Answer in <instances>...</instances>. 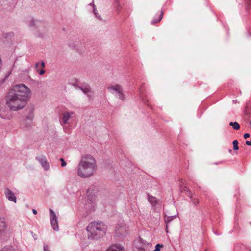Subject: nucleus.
<instances>
[{
	"instance_id": "1",
	"label": "nucleus",
	"mask_w": 251,
	"mask_h": 251,
	"mask_svg": "<svg viewBox=\"0 0 251 251\" xmlns=\"http://www.w3.org/2000/svg\"><path fill=\"white\" fill-rule=\"evenodd\" d=\"M30 93V90L24 84L14 86L6 95L7 105L14 111L23 108L28 102Z\"/></svg>"
},
{
	"instance_id": "2",
	"label": "nucleus",
	"mask_w": 251,
	"mask_h": 251,
	"mask_svg": "<svg viewBox=\"0 0 251 251\" xmlns=\"http://www.w3.org/2000/svg\"><path fill=\"white\" fill-rule=\"evenodd\" d=\"M77 175L83 178H89L92 176L97 170L95 158L91 155L82 156L77 168Z\"/></svg>"
},
{
	"instance_id": "3",
	"label": "nucleus",
	"mask_w": 251,
	"mask_h": 251,
	"mask_svg": "<svg viewBox=\"0 0 251 251\" xmlns=\"http://www.w3.org/2000/svg\"><path fill=\"white\" fill-rule=\"evenodd\" d=\"M88 232V238L91 239H98L105 235L107 226L100 221H94L90 223L87 227Z\"/></svg>"
},
{
	"instance_id": "4",
	"label": "nucleus",
	"mask_w": 251,
	"mask_h": 251,
	"mask_svg": "<svg viewBox=\"0 0 251 251\" xmlns=\"http://www.w3.org/2000/svg\"><path fill=\"white\" fill-rule=\"evenodd\" d=\"M96 191L93 187L89 188L87 191V203L85 204V208L93 210L95 207V197Z\"/></svg>"
},
{
	"instance_id": "5",
	"label": "nucleus",
	"mask_w": 251,
	"mask_h": 251,
	"mask_svg": "<svg viewBox=\"0 0 251 251\" xmlns=\"http://www.w3.org/2000/svg\"><path fill=\"white\" fill-rule=\"evenodd\" d=\"M109 92L113 94L122 101L125 100V96L124 94L123 87L119 84L111 85L107 87Z\"/></svg>"
},
{
	"instance_id": "6",
	"label": "nucleus",
	"mask_w": 251,
	"mask_h": 251,
	"mask_svg": "<svg viewBox=\"0 0 251 251\" xmlns=\"http://www.w3.org/2000/svg\"><path fill=\"white\" fill-rule=\"evenodd\" d=\"M74 112L72 111L63 112L59 117V122L61 126L70 123V120L73 117Z\"/></svg>"
},
{
	"instance_id": "7",
	"label": "nucleus",
	"mask_w": 251,
	"mask_h": 251,
	"mask_svg": "<svg viewBox=\"0 0 251 251\" xmlns=\"http://www.w3.org/2000/svg\"><path fill=\"white\" fill-rule=\"evenodd\" d=\"M128 227L123 223L117 225L115 230V235L119 237L125 236L128 231Z\"/></svg>"
},
{
	"instance_id": "8",
	"label": "nucleus",
	"mask_w": 251,
	"mask_h": 251,
	"mask_svg": "<svg viewBox=\"0 0 251 251\" xmlns=\"http://www.w3.org/2000/svg\"><path fill=\"white\" fill-rule=\"evenodd\" d=\"M26 23L29 27L32 29H38L39 30H40L45 25L43 22L32 18L27 20Z\"/></svg>"
},
{
	"instance_id": "9",
	"label": "nucleus",
	"mask_w": 251,
	"mask_h": 251,
	"mask_svg": "<svg viewBox=\"0 0 251 251\" xmlns=\"http://www.w3.org/2000/svg\"><path fill=\"white\" fill-rule=\"evenodd\" d=\"M50 224L52 228L55 231H58V219L55 212L51 209L49 210Z\"/></svg>"
},
{
	"instance_id": "10",
	"label": "nucleus",
	"mask_w": 251,
	"mask_h": 251,
	"mask_svg": "<svg viewBox=\"0 0 251 251\" xmlns=\"http://www.w3.org/2000/svg\"><path fill=\"white\" fill-rule=\"evenodd\" d=\"M35 159L37 161H38L42 168L45 171H48L50 169V164L48 162L46 157L45 155H41L39 156H37L35 157Z\"/></svg>"
},
{
	"instance_id": "11",
	"label": "nucleus",
	"mask_w": 251,
	"mask_h": 251,
	"mask_svg": "<svg viewBox=\"0 0 251 251\" xmlns=\"http://www.w3.org/2000/svg\"><path fill=\"white\" fill-rule=\"evenodd\" d=\"M4 194L6 198L10 201L16 203L17 199L14 193L8 188L4 189Z\"/></svg>"
},
{
	"instance_id": "12",
	"label": "nucleus",
	"mask_w": 251,
	"mask_h": 251,
	"mask_svg": "<svg viewBox=\"0 0 251 251\" xmlns=\"http://www.w3.org/2000/svg\"><path fill=\"white\" fill-rule=\"evenodd\" d=\"M7 229V224L4 217H0V237L3 236Z\"/></svg>"
},
{
	"instance_id": "13",
	"label": "nucleus",
	"mask_w": 251,
	"mask_h": 251,
	"mask_svg": "<svg viewBox=\"0 0 251 251\" xmlns=\"http://www.w3.org/2000/svg\"><path fill=\"white\" fill-rule=\"evenodd\" d=\"M148 201L153 207L158 208L161 206V201L160 200L152 196L149 195Z\"/></svg>"
},
{
	"instance_id": "14",
	"label": "nucleus",
	"mask_w": 251,
	"mask_h": 251,
	"mask_svg": "<svg viewBox=\"0 0 251 251\" xmlns=\"http://www.w3.org/2000/svg\"><path fill=\"white\" fill-rule=\"evenodd\" d=\"M78 89L81 90L85 95H87L89 99L91 98V89L89 85L83 84L82 85L79 86Z\"/></svg>"
},
{
	"instance_id": "15",
	"label": "nucleus",
	"mask_w": 251,
	"mask_h": 251,
	"mask_svg": "<svg viewBox=\"0 0 251 251\" xmlns=\"http://www.w3.org/2000/svg\"><path fill=\"white\" fill-rule=\"evenodd\" d=\"M106 251H124V248L120 245H113L109 247Z\"/></svg>"
},
{
	"instance_id": "16",
	"label": "nucleus",
	"mask_w": 251,
	"mask_h": 251,
	"mask_svg": "<svg viewBox=\"0 0 251 251\" xmlns=\"http://www.w3.org/2000/svg\"><path fill=\"white\" fill-rule=\"evenodd\" d=\"M186 181L184 179H181L179 180V186L181 192H185L186 191L188 193V194H190V190L189 188L185 186Z\"/></svg>"
},
{
	"instance_id": "17",
	"label": "nucleus",
	"mask_w": 251,
	"mask_h": 251,
	"mask_svg": "<svg viewBox=\"0 0 251 251\" xmlns=\"http://www.w3.org/2000/svg\"><path fill=\"white\" fill-rule=\"evenodd\" d=\"M188 196L191 200V202L194 204V205L197 206L199 204V199L196 197L194 194H192L191 191L190 194H189Z\"/></svg>"
},
{
	"instance_id": "18",
	"label": "nucleus",
	"mask_w": 251,
	"mask_h": 251,
	"mask_svg": "<svg viewBox=\"0 0 251 251\" xmlns=\"http://www.w3.org/2000/svg\"><path fill=\"white\" fill-rule=\"evenodd\" d=\"M8 111H5L4 109L2 107H1L0 106V116L5 119H10L11 118L10 115H8L6 113H8Z\"/></svg>"
},
{
	"instance_id": "19",
	"label": "nucleus",
	"mask_w": 251,
	"mask_h": 251,
	"mask_svg": "<svg viewBox=\"0 0 251 251\" xmlns=\"http://www.w3.org/2000/svg\"><path fill=\"white\" fill-rule=\"evenodd\" d=\"M229 125L235 130H238L240 127V125L237 122H231L229 123Z\"/></svg>"
},
{
	"instance_id": "20",
	"label": "nucleus",
	"mask_w": 251,
	"mask_h": 251,
	"mask_svg": "<svg viewBox=\"0 0 251 251\" xmlns=\"http://www.w3.org/2000/svg\"><path fill=\"white\" fill-rule=\"evenodd\" d=\"M0 251H17V250L12 246H6Z\"/></svg>"
},
{
	"instance_id": "21",
	"label": "nucleus",
	"mask_w": 251,
	"mask_h": 251,
	"mask_svg": "<svg viewBox=\"0 0 251 251\" xmlns=\"http://www.w3.org/2000/svg\"><path fill=\"white\" fill-rule=\"evenodd\" d=\"M163 11H161V13L159 15V18L158 19L154 18V19H153L151 21V23L152 24H154L155 23H157L160 22L161 20V19H162V18L163 17Z\"/></svg>"
},
{
	"instance_id": "22",
	"label": "nucleus",
	"mask_w": 251,
	"mask_h": 251,
	"mask_svg": "<svg viewBox=\"0 0 251 251\" xmlns=\"http://www.w3.org/2000/svg\"><path fill=\"white\" fill-rule=\"evenodd\" d=\"M33 112H31L30 113H29L28 114V115L26 117V119L27 120H29L30 121L29 122V123H28V126H27V128H28L29 126H31V120L33 119Z\"/></svg>"
},
{
	"instance_id": "23",
	"label": "nucleus",
	"mask_w": 251,
	"mask_h": 251,
	"mask_svg": "<svg viewBox=\"0 0 251 251\" xmlns=\"http://www.w3.org/2000/svg\"><path fill=\"white\" fill-rule=\"evenodd\" d=\"M176 217V216L166 217L165 218V222L166 224H168L169 223L171 222L174 218Z\"/></svg>"
},
{
	"instance_id": "24",
	"label": "nucleus",
	"mask_w": 251,
	"mask_h": 251,
	"mask_svg": "<svg viewBox=\"0 0 251 251\" xmlns=\"http://www.w3.org/2000/svg\"><path fill=\"white\" fill-rule=\"evenodd\" d=\"M93 13L95 14L96 17L98 19H101V17L100 14H99L97 10L96 9L95 7H94L93 8Z\"/></svg>"
},
{
	"instance_id": "25",
	"label": "nucleus",
	"mask_w": 251,
	"mask_h": 251,
	"mask_svg": "<svg viewBox=\"0 0 251 251\" xmlns=\"http://www.w3.org/2000/svg\"><path fill=\"white\" fill-rule=\"evenodd\" d=\"M233 145L234 150H238L239 149L238 141L237 140H235L233 141Z\"/></svg>"
},
{
	"instance_id": "26",
	"label": "nucleus",
	"mask_w": 251,
	"mask_h": 251,
	"mask_svg": "<svg viewBox=\"0 0 251 251\" xmlns=\"http://www.w3.org/2000/svg\"><path fill=\"white\" fill-rule=\"evenodd\" d=\"M163 245L162 244H157L155 246V249L153 251H160L161 248L163 247Z\"/></svg>"
},
{
	"instance_id": "27",
	"label": "nucleus",
	"mask_w": 251,
	"mask_h": 251,
	"mask_svg": "<svg viewBox=\"0 0 251 251\" xmlns=\"http://www.w3.org/2000/svg\"><path fill=\"white\" fill-rule=\"evenodd\" d=\"M63 127V130L65 133H68L69 128L68 127L66 126V125L61 126Z\"/></svg>"
},
{
	"instance_id": "28",
	"label": "nucleus",
	"mask_w": 251,
	"mask_h": 251,
	"mask_svg": "<svg viewBox=\"0 0 251 251\" xmlns=\"http://www.w3.org/2000/svg\"><path fill=\"white\" fill-rule=\"evenodd\" d=\"M60 160L61 162V166L63 167H65L66 165V162L65 161V160L63 158H60Z\"/></svg>"
},
{
	"instance_id": "29",
	"label": "nucleus",
	"mask_w": 251,
	"mask_h": 251,
	"mask_svg": "<svg viewBox=\"0 0 251 251\" xmlns=\"http://www.w3.org/2000/svg\"><path fill=\"white\" fill-rule=\"evenodd\" d=\"M44 251H50L48 248V246L47 245H44Z\"/></svg>"
},
{
	"instance_id": "30",
	"label": "nucleus",
	"mask_w": 251,
	"mask_h": 251,
	"mask_svg": "<svg viewBox=\"0 0 251 251\" xmlns=\"http://www.w3.org/2000/svg\"><path fill=\"white\" fill-rule=\"evenodd\" d=\"M37 71L39 72V74L40 75H41L44 74L45 73V71L44 70H43V69H42V70H40V71H39V70L37 69Z\"/></svg>"
},
{
	"instance_id": "31",
	"label": "nucleus",
	"mask_w": 251,
	"mask_h": 251,
	"mask_svg": "<svg viewBox=\"0 0 251 251\" xmlns=\"http://www.w3.org/2000/svg\"><path fill=\"white\" fill-rule=\"evenodd\" d=\"M250 136V135L249 133H245L244 135V138L245 139H247L248 138H249Z\"/></svg>"
},
{
	"instance_id": "32",
	"label": "nucleus",
	"mask_w": 251,
	"mask_h": 251,
	"mask_svg": "<svg viewBox=\"0 0 251 251\" xmlns=\"http://www.w3.org/2000/svg\"><path fill=\"white\" fill-rule=\"evenodd\" d=\"M246 144L247 145H249V146H251V140L250 141H246Z\"/></svg>"
},
{
	"instance_id": "33",
	"label": "nucleus",
	"mask_w": 251,
	"mask_h": 251,
	"mask_svg": "<svg viewBox=\"0 0 251 251\" xmlns=\"http://www.w3.org/2000/svg\"><path fill=\"white\" fill-rule=\"evenodd\" d=\"M41 66L42 68H44L45 67V64L44 61H41Z\"/></svg>"
},
{
	"instance_id": "34",
	"label": "nucleus",
	"mask_w": 251,
	"mask_h": 251,
	"mask_svg": "<svg viewBox=\"0 0 251 251\" xmlns=\"http://www.w3.org/2000/svg\"><path fill=\"white\" fill-rule=\"evenodd\" d=\"M32 212H33V213L34 214H35V215L37 214V210H35V209H33V210H32Z\"/></svg>"
},
{
	"instance_id": "35",
	"label": "nucleus",
	"mask_w": 251,
	"mask_h": 251,
	"mask_svg": "<svg viewBox=\"0 0 251 251\" xmlns=\"http://www.w3.org/2000/svg\"><path fill=\"white\" fill-rule=\"evenodd\" d=\"M90 5L91 6H93V7H95V5H94V1H93L90 4Z\"/></svg>"
},
{
	"instance_id": "36",
	"label": "nucleus",
	"mask_w": 251,
	"mask_h": 251,
	"mask_svg": "<svg viewBox=\"0 0 251 251\" xmlns=\"http://www.w3.org/2000/svg\"><path fill=\"white\" fill-rule=\"evenodd\" d=\"M73 85L74 86H75V87L77 88H78V87L79 86H78L76 83L73 84Z\"/></svg>"
},
{
	"instance_id": "37",
	"label": "nucleus",
	"mask_w": 251,
	"mask_h": 251,
	"mask_svg": "<svg viewBox=\"0 0 251 251\" xmlns=\"http://www.w3.org/2000/svg\"><path fill=\"white\" fill-rule=\"evenodd\" d=\"M39 65V63H37L35 65V68H37Z\"/></svg>"
},
{
	"instance_id": "38",
	"label": "nucleus",
	"mask_w": 251,
	"mask_h": 251,
	"mask_svg": "<svg viewBox=\"0 0 251 251\" xmlns=\"http://www.w3.org/2000/svg\"><path fill=\"white\" fill-rule=\"evenodd\" d=\"M33 237L34 238L35 240L37 239V235L35 234L33 235Z\"/></svg>"
},
{
	"instance_id": "39",
	"label": "nucleus",
	"mask_w": 251,
	"mask_h": 251,
	"mask_svg": "<svg viewBox=\"0 0 251 251\" xmlns=\"http://www.w3.org/2000/svg\"><path fill=\"white\" fill-rule=\"evenodd\" d=\"M166 232L167 233L168 232V224L166 225Z\"/></svg>"
},
{
	"instance_id": "40",
	"label": "nucleus",
	"mask_w": 251,
	"mask_h": 251,
	"mask_svg": "<svg viewBox=\"0 0 251 251\" xmlns=\"http://www.w3.org/2000/svg\"><path fill=\"white\" fill-rule=\"evenodd\" d=\"M141 99L144 102H145V101L143 99H142L141 97Z\"/></svg>"
},
{
	"instance_id": "41",
	"label": "nucleus",
	"mask_w": 251,
	"mask_h": 251,
	"mask_svg": "<svg viewBox=\"0 0 251 251\" xmlns=\"http://www.w3.org/2000/svg\"><path fill=\"white\" fill-rule=\"evenodd\" d=\"M140 93L141 94L142 93V90H141V88L140 89Z\"/></svg>"
},
{
	"instance_id": "42",
	"label": "nucleus",
	"mask_w": 251,
	"mask_h": 251,
	"mask_svg": "<svg viewBox=\"0 0 251 251\" xmlns=\"http://www.w3.org/2000/svg\"><path fill=\"white\" fill-rule=\"evenodd\" d=\"M231 151H232V150L231 149L229 150V152H231Z\"/></svg>"
},
{
	"instance_id": "43",
	"label": "nucleus",
	"mask_w": 251,
	"mask_h": 251,
	"mask_svg": "<svg viewBox=\"0 0 251 251\" xmlns=\"http://www.w3.org/2000/svg\"><path fill=\"white\" fill-rule=\"evenodd\" d=\"M250 124L251 126V121L250 122Z\"/></svg>"
}]
</instances>
